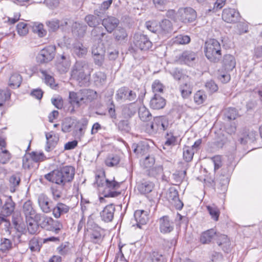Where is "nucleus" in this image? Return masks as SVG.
<instances>
[{
    "mask_svg": "<svg viewBox=\"0 0 262 262\" xmlns=\"http://www.w3.org/2000/svg\"><path fill=\"white\" fill-rule=\"evenodd\" d=\"M70 66L69 59L62 55L56 64V68L60 73H66Z\"/></svg>",
    "mask_w": 262,
    "mask_h": 262,
    "instance_id": "nucleus-26",
    "label": "nucleus"
},
{
    "mask_svg": "<svg viewBox=\"0 0 262 262\" xmlns=\"http://www.w3.org/2000/svg\"><path fill=\"white\" fill-rule=\"evenodd\" d=\"M135 113L136 110L132 105L125 106L123 108L122 115L125 118H129Z\"/></svg>",
    "mask_w": 262,
    "mask_h": 262,
    "instance_id": "nucleus-52",
    "label": "nucleus"
},
{
    "mask_svg": "<svg viewBox=\"0 0 262 262\" xmlns=\"http://www.w3.org/2000/svg\"><path fill=\"white\" fill-rule=\"evenodd\" d=\"M94 222L91 220H89L86 224V230H92L90 233V241L94 244H99L102 241V235L101 233V229L97 227L96 229L92 230V227Z\"/></svg>",
    "mask_w": 262,
    "mask_h": 262,
    "instance_id": "nucleus-9",
    "label": "nucleus"
},
{
    "mask_svg": "<svg viewBox=\"0 0 262 262\" xmlns=\"http://www.w3.org/2000/svg\"><path fill=\"white\" fill-rule=\"evenodd\" d=\"M81 96L83 98V104L91 102L97 97L96 92L88 89L81 90Z\"/></svg>",
    "mask_w": 262,
    "mask_h": 262,
    "instance_id": "nucleus-32",
    "label": "nucleus"
},
{
    "mask_svg": "<svg viewBox=\"0 0 262 262\" xmlns=\"http://www.w3.org/2000/svg\"><path fill=\"white\" fill-rule=\"evenodd\" d=\"M70 250V248L68 243H62L57 248L58 253L61 255H67L69 254Z\"/></svg>",
    "mask_w": 262,
    "mask_h": 262,
    "instance_id": "nucleus-61",
    "label": "nucleus"
},
{
    "mask_svg": "<svg viewBox=\"0 0 262 262\" xmlns=\"http://www.w3.org/2000/svg\"><path fill=\"white\" fill-rule=\"evenodd\" d=\"M114 35L115 38L118 40H122L127 36V34L125 29L121 27L117 28L115 30Z\"/></svg>",
    "mask_w": 262,
    "mask_h": 262,
    "instance_id": "nucleus-56",
    "label": "nucleus"
},
{
    "mask_svg": "<svg viewBox=\"0 0 262 262\" xmlns=\"http://www.w3.org/2000/svg\"><path fill=\"white\" fill-rule=\"evenodd\" d=\"M33 32L38 34L40 37H43L46 35L47 32L43 29V26L42 24H35L33 27Z\"/></svg>",
    "mask_w": 262,
    "mask_h": 262,
    "instance_id": "nucleus-57",
    "label": "nucleus"
},
{
    "mask_svg": "<svg viewBox=\"0 0 262 262\" xmlns=\"http://www.w3.org/2000/svg\"><path fill=\"white\" fill-rule=\"evenodd\" d=\"M195 58L196 54L195 53L189 51L184 52L180 57V59L189 66L192 64Z\"/></svg>",
    "mask_w": 262,
    "mask_h": 262,
    "instance_id": "nucleus-33",
    "label": "nucleus"
},
{
    "mask_svg": "<svg viewBox=\"0 0 262 262\" xmlns=\"http://www.w3.org/2000/svg\"><path fill=\"white\" fill-rule=\"evenodd\" d=\"M128 89L123 87L118 90L117 93V99L120 100H127Z\"/></svg>",
    "mask_w": 262,
    "mask_h": 262,
    "instance_id": "nucleus-58",
    "label": "nucleus"
},
{
    "mask_svg": "<svg viewBox=\"0 0 262 262\" xmlns=\"http://www.w3.org/2000/svg\"><path fill=\"white\" fill-rule=\"evenodd\" d=\"M217 243L219 246H222V249L228 253L230 250V242L228 237L226 235H221L217 241Z\"/></svg>",
    "mask_w": 262,
    "mask_h": 262,
    "instance_id": "nucleus-38",
    "label": "nucleus"
},
{
    "mask_svg": "<svg viewBox=\"0 0 262 262\" xmlns=\"http://www.w3.org/2000/svg\"><path fill=\"white\" fill-rule=\"evenodd\" d=\"M236 61L233 56L226 54L224 56L223 66L227 72L232 71L235 67Z\"/></svg>",
    "mask_w": 262,
    "mask_h": 262,
    "instance_id": "nucleus-23",
    "label": "nucleus"
},
{
    "mask_svg": "<svg viewBox=\"0 0 262 262\" xmlns=\"http://www.w3.org/2000/svg\"><path fill=\"white\" fill-rule=\"evenodd\" d=\"M134 219L137 226L142 228V226L146 224L149 220V215L147 211L143 210H137L134 212Z\"/></svg>",
    "mask_w": 262,
    "mask_h": 262,
    "instance_id": "nucleus-17",
    "label": "nucleus"
},
{
    "mask_svg": "<svg viewBox=\"0 0 262 262\" xmlns=\"http://www.w3.org/2000/svg\"><path fill=\"white\" fill-rule=\"evenodd\" d=\"M28 223L27 229L28 232L31 234H35L38 232L39 226L32 218L27 220Z\"/></svg>",
    "mask_w": 262,
    "mask_h": 262,
    "instance_id": "nucleus-45",
    "label": "nucleus"
},
{
    "mask_svg": "<svg viewBox=\"0 0 262 262\" xmlns=\"http://www.w3.org/2000/svg\"><path fill=\"white\" fill-rule=\"evenodd\" d=\"M120 184L116 181L115 179L110 180L107 179L105 186L103 188V195L105 198L116 197L118 196L120 192L117 190L120 188Z\"/></svg>",
    "mask_w": 262,
    "mask_h": 262,
    "instance_id": "nucleus-5",
    "label": "nucleus"
},
{
    "mask_svg": "<svg viewBox=\"0 0 262 262\" xmlns=\"http://www.w3.org/2000/svg\"><path fill=\"white\" fill-rule=\"evenodd\" d=\"M75 176V168L71 166H66L55 169L45 175V178L49 182L63 186L71 182Z\"/></svg>",
    "mask_w": 262,
    "mask_h": 262,
    "instance_id": "nucleus-1",
    "label": "nucleus"
},
{
    "mask_svg": "<svg viewBox=\"0 0 262 262\" xmlns=\"http://www.w3.org/2000/svg\"><path fill=\"white\" fill-rule=\"evenodd\" d=\"M49 32H55L59 28V20L52 19L46 22Z\"/></svg>",
    "mask_w": 262,
    "mask_h": 262,
    "instance_id": "nucleus-47",
    "label": "nucleus"
},
{
    "mask_svg": "<svg viewBox=\"0 0 262 262\" xmlns=\"http://www.w3.org/2000/svg\"><path fill=\"white\" fill-rule=\"evenodd\" d=\"M159 229L161 233L165 234L171 232L174 229V224L169 216L165 215L159 219Z\"/></svg>",
    "mask_w": 262,
    "mask_h": 262,
    "instance_id": "nucleus-10",
    "label": "nucleus"
},
{
    "mask_svg": "<svg viewBox=\"0 0 262 262\" xmlns=\"http://www.w3.org/2000/svg\"><path fill=\"white\" fill-rule=\"evenodd\" d=\"M46 138L47 139V146L46 150L47 151H50L56 144L58 141V138L53 132L46 133Z\"/></svg>",
    "mask_w": 262,
    "mask_h": 262,
    "instance_id": "nucleus-29",
    "label": "nucleus"
},
{
    "mask_svg": "<svg viewBox=\"0 0 262 262\" xmlns=\"http://www.w3.org/2000/svg\"><path fill=\"white\" fill-rule=\"evenodd\" d=\"M87 29V26L82 23L75 21L72 26V33L79 37L84 36Z\"/></svg>",
    "mask_w": 262,
    "mask_h": 262,
    "instance_id": "nucleus-21",
    "label": "nucleus"
},
{
    "mask_svg": "<svg viewBox=\"0 0 262 262\" xmlns=\"http://www.w3.org/2000/svg\"><path fill=\"white\" fill-rule=\"evenodd\" d=\"M23 211L26 218H32L33 215H35V211L32 207V203L30 201H27L24 203L23 207Z\"/></svg>",
    "mask_w": 262,
    "mask_h": 262,
    "instance_id": "nucleus-36",
    "label": "nucleus"
},
{
    "mask_svg": "<svg viewBox=\"0 0 262 262\" xmlns=\"http://www.w3.org/2000/svg\"><path fill=\"white\" fill-rule=\"evenodd\" d=\"M167 197L169 201L175 206L177 209L181 210L182 209L183 203L180 200L178 191L175 188L171 187L169 189Z\"/></svg>",
    "mask_w": 262,
    "mask_h": 262,
    "instance_id": "nucleus-11",
    "label": "nucleus"
},
{
    "mask_svg": "<svg viewBox=\"0 0 262 262\" xmlns=\"http://www.w3.org/2000/svg\"><path fill=\"white\" fill-rule=\"evenodd\" d=\"M102 28L95 27L91 31L92 37L98 38L99 40H102L103 36L105 35V33L101 32Z\"/></svg>",
    "mask_w": 262,
    "mask_h": 262,
    "instance_id": "nucleus-60",
    "label": "nucleus"
},
{
    "mask_svg": "<svg viewBox=\"0 0 262 262\" xmlns=\"http://www.w3.org/2000/svg\"><path fill=\"white\" fill-rule=\"evenodd\" d=\"M257 134L256 131L250 130L248 131L246 138H241L240 142L241 144H245L248 141L253 142L256 140Z\"/></svg>",
    "mask_w": 262,
    "mask_h": 262,
    "instance_id": "nucleus-48",
    "label": "nucleus"
},
{
    "mask_svg": "<svg viewBox=\"0 0 262 262\" xmlns=\"http://www.w3.org/2000/svg\"><path fill=\"white\" fill-rule=\"evenodd\" d=\"M20 179L18 174H13L9 179L11 185V191L14 192L15 188L19 185Z\"/></svg>",
    "mask_w": 262,
    "mask_h": 262,
    "instance_id": "nucleus-50",
    "label": "nucleus"
},
{
    "mask_svg": "<svg viewBox=\"0 0 262 262\" xmlns=\"http://www.w3.org/2000/svg\"><path fill=\"white\" fill-rule=\"evenodd\" d=\"M138 115L140 119L144 122L148 121L151 119L152 115L149 111L144 105L139 107Z\"/></svg>",
    "mask_w": 262,
    "mask_h": 262,
    "instance_id": "nucleus-35",
    "label": "nucleus"
},
{
    "mask_svg": "<svg viewBox=\"0 0 262 262\" xmlns=\"http://www.w3.org/2000/svg\"><path fill=\"white\" fill-rule=\"evenodd\" d=\"M23 166L25 169H31L33 168H37L36 164H35L34 161L31 157L25 156L23 160Z\"/></svg>",
    "mask_w": 262,
    "mask_h": 262,
    "instance_id": "nucleus-49",
    "label": "nucleus"
},
{
    "mask_svg": "<svg viewBox=\"0 0 262 262\" xmlns=\"http://www.w3.org/2000/svg\"><path fill=\"white\" fill-rule=\"evenodd\" d=\"M206 98L207 96L203 91H198L194 95V101L199 105L202 104Z\"/></svg>",
    "mask_w": 262,
    "mask_h": 262,
    "instance_id": "nucleus-54",
    "label": "nucleus"
},
{
    "mask_svg": "<svg viewBox=\"0 0 262 262\" xmlns=\"http://www.w3.org/2000/svg\"><path fill=\"white\" fill-rule=\"evenodd\" d=\"M69 99L70 102L72 105H76L79 107L83 104V98L81 96V90L77 93L74 92H70Z\"/></svg>",
    "mask_w": 262,
    "mask_h": 262,
    "instance_id": "nucleus-28",
    "label": "nucleus"
},
{
    "mask_svg": "<svg viewBox=\"0 0 262 262\" xmlns=\"http://www.w3.org/2000/svg\"><path fill=\"white\" fill-rule=\"evenodd\" d=\"M115 207L112 204L106 205L100 212V216L102 221L106 223L111 222L114 219Z\"/></svg>",
    "mask_w": 262,
    "mask_h": 262,
    "instance_id": "nucleus-15",
    "label": "nucleus"
},
{
    "mask_svg": "<svg viewBox=\"0 0 262 262\" xmlns=\"http://www.w3.org/2000/svg\"><path fill=\"white\" fill-rule=\"evenodd\" d=\"M165 99L158 94H155L150 101V106L154 110H160L163 108L165 105Z\"/></svg>",
    "mask_w": 262,
    "mask_h": 262,
    "instance_id": "nucleus-22",
    "label": "nucleus"
},
{
    "mask_svg": "<svg viewBox=\"0 0 262 262\" xmlns=\"http://www.w3.org/2000/svg\"><path fill=\"white\" fill-rule=\"evenodd\" d=\"M154 187L152 182L148 181H142L137 186L138 190L141 194H147L150 192Z\"/></svg>",
    "mask_w": 262,
    "mask_h": 262,
    "instance_id": "nucleus-25",
    "label": "nucleus"
},
{
    "mask_svg": "<svg viewBox=\"0 0 262 262\" xmlns=\"http://www.w3.org/2000/svg\"><path fill=\"white\" fill-rule=\"evenodd\" d=\"M11 158V154L8 150L5 149L0 152V162L2 164L8 163Z\"/></svg>",
    "mask_w": 262,
    "mask_h": 262,
    "instance_id": "nucleus-63",
    "label": "nucleus"
},
{
    "mask_svg": "<svg viewBox=\"0 0 262 262\" xmlns=\"http://www.w3.org/2000/svg\"><path fill=\"white\" fill-rule=\"evenodd\" d=\"M22 81V77L20 74L18 73H13L12 74L9 81V86L12 89H15L18 88L21 83Z\"/></svg>",
    "mask_w": 262,
    "mask_h": 262,
    "instance_id": "nucleus-34",
    "label": "nucleus"
},
{
    "mask_svg": "<svg viewBox=\"0 0 262 262\" xmlns=\"http://www.w3.org/2000/svg\"><path fill=\"white\" fill-rule=\"evenodd\" d=\"M49 216L42 213H36L34 215V221L37 223L38 226L45 229L49 219Z\"/></svg>",
    "mask_w": 262,
    "mask_h": 262,
    "instance_id": "nucleus-39",
    "label": "nucleus"
},
{
    "mask_svg": "<svg viewBox=\"0 0 262 262\" xmlns=\"http://www.w3.org/2000/svg\"><path fill=\"white\" fill-rule=\"evenodd\" d=\"M93 79L96 85H102L106 81V76L104 73L98 71L94 74Z\"/></svg>",
    "mask_w": 262,
    "mask_h": 262,
    "instance_id": "nucleus-41",
    "label": "nucleus"
},
{
    "mask_svg": "<svg viewBox=\"0 0 262 262\" xmlns=\"http://www.w3.org/2000/svg\"><path fill=\"white\" fill-rule=\"evenodd\" d=\"M102 25L108 33H112L119 24V20L112 16H107L101 20Z\"/></svg>",
    "mask_w": 262,
    "mask_h": 262,
    "instance_id": "nucleus-16",
    "label": "nucleus"
},
{
    "mask_svg": "<svg viewBox=\"0 0 262 262\" xmlns=\"http://www.w3.org/2000/svg\"><path fill=\"white\" fill-rule=\"evenodd\" d=\"M37 202L40 210L45 213H49L53 210L51 201L46 195L40 194L38 196Z\"/></svg>",
    "mask_w": 262,
    "mask_h": 262,
    "instance_id": "nucleus-12",
    "label": "nucleus"
},
{
    "mask_svg": "<svg viewBox=\"0 0 262 262\" xmlns=\"http://www.w3.org/2000/svg\"><path fill=\"white\" fill-rule=\"evenodd\" d=\"M15 207V204L13 201L11 196L6 199L5 203L3 205L0 213L2 215L6 217L11 215L14 212Z\"/></svg>",
    "mask_w": 262,
    "mask_h": 262,
    "instance_id": "nucleus-19",
    "label": "nucleus"
},
{
    "mask_svg": "<svg viewBox=\"0 0 262 262\" xmlns=\"http://www.w3.org/2000/svg\"><path fill=\"white\" fill-rule=\"evenodd\" d=\"M55 48L54 47L49 46L42 49L36 59L38 62L43 63L51 61L55 56Z\"/></svg>",
    "mask_w": 262,
    "mask_h": 262,
    "instance_id": "nucleus-6",
    "label": "nucleus"
},
{
    "mask_svg": "<svg viewBox=\"0 0 262 262\" xmlns=\"http://www.w3.org/2000/svg\"><path fill=\"white\" fill-rule=\"evenodd\" d=\"M204 52L207 58L211 62H218L222 56L220 42L215 39H209L205 43Z\"/></svg>",
    "mask_w": 262,
    "mask_h": 262,
    "instance_id": "nucleus-2",
    "label": "nucleus"
},
{
    "mask_svg": "<svg viewBox=\"0 0 262 262\" xmlns=\"http://www.w3.org/2000/svg\"><path fill=\"white\" fill-rule=\"evenodd\" d=\"M92 69L90 64L85 60L77 61L73 67L71 76L73 78L80 81L86 78L87 75H90Z\"/></svg>",
    "mask_w": 262,
    "mask_h": 262,
    "instance_id": "nucleus-3",
    "label": "nucleus"
},
{
    "mask_svg": "<svg viewBox=\"0 0 262 262\" xmlns=\"http://www.w3.org/2000/svg\"><path fill=\"white\" fill-rule=\"evenodd\" d=\"M190 41V38L188 35H179L176 38L174 42L177 44H187Z\"/></svg>",
    "mask_w": 262,
    "mask_h": 262,
    "instance_id": "nucleus-64",
    "label": "nucleus"
},
{
    "mask_svg": "<svg viewBox=\"0 0 262 262\" xmlns=\"http://www.w3.org/2000/svg\"><path fill=\"white\" fill-rule=\"evenodd\" d=\"M216 234V231L213 229L203 232L200 236V242L203 244H209Z\"/></svg>",
    "mask_w": 262,
    "mask_h": 262,
    "instance_id": "nucleus-30",
    "label": "nucleus"
},
{
    "mask_svg": "<svg viewBox=\"0 0 262 262\" xmlns=\"http://www.w3.org/2000/svg\"><path fill=\"white\" fill-rule=\"evenodd\" d=\"M49 216L42 213H36L34 215V221L37 223L38 226L45 229L49 219Z\"/></svg>",
    "mask_w": 262,
    "mask_h": 262,
    "instance_id": "nucleus-40",
    "label": "nucleus"
},
{
    "mask_svg": "<svg viewBox=\"0 0 262 262\" xmlns=\"http://www.w3.org/2000/svg\"><path fill=\"white\" fill-rule=\"evenodd\" d=\"M72 51L79 57H83L88 52V49L81 43H76L73 45Z\"/></svg>",
    "mask_w": 262,
    "mask_h": 262,
    "instance_id": "nucleus-31",
    "label": "nucleus"
},
{
    "mask_svg": "<svg viewBox=\"0 0 262 262\" xmlns=\"http://www.w3.org/2000/svg\"><path fill=\"white\" fill-rule=\"evenodd\" d=\"M239 17V13L234 9H224L222 13L223 19L228 23H232L236 22Z\"/></svg>",
    "mask_w": 262,
    "mask_h": 262,
    "instance_id": "nucleus-14",
    "label": "nucleus"
},
{
    "mask_svg": "<svg viewBox=\"0 0 262 262\" xmlns=\"http://www.w3.org/2000/svg\"><path fill=\"white\" fill-rule=\"evenodd\" d=\"M40 72L42 74V77L44 79L45 82L47 85H50L51 87H53L55 85L54 78L49 74L46 71L41 70Z\"/></svg>",
    "mask_w": 262,
    "mask_h": 262,
    "instance_id": "nucleus-51",
    "label": "nucleus"
},
{
    "mask_svg": "<svg viewBox=\"0 0 262 262\" xmlns=\"http://www.w3.org/2000/svg\"><path fill=\"white\" fill-rule=\"evenodd\" d=\"M168 118L165 116H157L150 124H147L146 132L150 135H154L159 131H164L169 127Z\"/></svg>",
    "mask_w": 262,
    "mask_h": 262,
    "instance_id": "nucleus-4",
    "label": "nucleus"
},
{
    "mask_svg": "<svg viewBox=\"0 0 262 262\" xmlns=\"http://www.w3.org/2000/svg\"><path fill=\"white\" fill-rule=\"evenodd\" d=\"M194 151L189 146H186L183 148V158L186 162H190L193 158Z\"/></svg>",
    "mask_w": 262,
    "mask_h": 262,
    "instance_id": "nucleus-53",
    "label": "nucleus"
},
{
    "mask_svg": "<svg viewBox=\"0 0 262 262\" xmlns=\"http://www.w3.org/2000/svg\"><path fill=\"white\" fill-rule=\"evenodd\" d=\"M225 118L227 120H234L238 116V113L235 108L229 107L224 111Z\"/></svg>",
    "mask_w": 262,
    "mask_h": 262,
    "instance_id": "nucleus-44",
    "label": "nucleus"
},
{
    "mask_svg": "<svg viewBox=\"0 0 262 262\" xmlns=\"http://www.w3.org/2000/svg\"><path fill=\"white\" fill-rule=\"evenodd\" d=\"M12 248V243L10 239L8 238H3L1 240L0 245V250L3 252H6L10 250Z\"/></svg>",
    "mask_w": 262,
    "mask_h": 262,
    "instance_id": "nucleus-59",
    "label": "nucleus"
},
{
    "mask_svg": "<svg viewBox=\"0 0 262 262\" xmlns=\"http://www.w3.org/2000/svg\"><path fill=\"white\" fill-rule=\"evenodd\" d=\"M70 207L63 203H58L52 210L53 216L56 219H59L62 215L69 211Z\"/></svg>",
    "mask_w": 262,
    "mask_h": 262,
    "instance_id": "nucleus-20",
    "label": "nucleus"
},
{
    "mask_svg": "<svg viewBox=\"0 0 262 262\" xmlns=\"http://www.w3.org/2000/svg\"><path fill=\"white\" fill-rule=\"evenodd\" d=\"M134 38L135 46L141 50L146 51L152 47V42L145 35L135 34Z\"/></svg>",
    "mask_w": 262,
    "mask_h": 262,
    "instance_id": "nucleus-7",
    "label": "nucleus"
},
{
    "mask_svg": "<svg viewBox=\"0 0 262 262\" xmlns=\"http://www.w3.org/2000/svg\"><path fill=\"white\" fill-rule=\"evenodd\" d=\"M229 182V173L225 175L221 176L219 178V183L221 187V192L224 193L227 189V187Z\"/></svg>",
    "mask_w": 262,
    "mask_h": 262,
    "instance_id": "nucleus-42",
    "label": "nucleus"
},
{
    "mask_svg": "<svg viewBox=\"0 0 262 262\" xmlns=\"http://www.w3.org/2000/svg\"><path fill=\"white\" fill-rule=\"evenodd\" d=\"M173 32V26L171 21L167 19L162 20L158 25V34L167 36Z\"/></svg>",
    "mask_w": 262,
    "mask_h": 262,
    "instance_id": "nucleus-13",
    "label": "nucleus"
},
{
    "mask_svg": "<svg viewBox=\"0 0 262 262\" xmlns=\"http://www.w3.org/2000/svg\"><path fill=\"white\" fill-rule=\"evenodd\" d=\"M132 147L134 148V152L140 156L147 154L149 148L148 144L145 141H141L138 144H134Z\"/></svg>",
    "mask_w": 262,
    "mask_h": 262,
    "instance_id": "nucleus-24",
    "label": "nucleus"
},
{
    "mask_svg": "<svg viewBox=\"0 0 262 262\" xmlns=\"http://www.w3.org/2000/svg\"><path fill=\"white\" fill-rule=\"evenodd\" d=\"M120 161V158L117 155H110L108 156L105 161V164L107 166L113 167L117 165Z\"/></svg>",
    "mask_w": 262,
    "mask_h": 262,
    "instance_id": "nucleus-43",
    "label": "nucleus"
},
{
    "mask_svg": "<svg viewBox=\"0 0 262 262\" xmlns=\"http://www.w3.org/2000/svg\"><path fill=\"white\" fill-rule=\"evenodd\" d=\"M17 31L19 35H26L28 32L27 24L24 22L19 23L17 25Z\"/></svg>",
    "mask_w": 262,
    "mask_h": 262,
    "instance_id": "nucleus-62",
    "label": "nucleus"
},
{
    "mask_svg": "<svg viewBox=\"0 0 262 262\" xmlns=\"http://www.w3.org/2000/svg\"><path fill=\"white\" fill-rule=\"evenodd\" d=\"M180 20L184 23L193 21L196 17V12L191 8H180L178 11Z\"/></svg>",
    "mask_w": 262,
    "mask_h": 262,
    "instance_id": "nucleus-8",
    "label": "nucleus"
},
{
    "mask_svg": "<svg viewBox=\"0 0 262 262\" xmlns=\"http://www.w3.org/2000/svg\"><path fill=\"white\" fill-rule=\"evenodd\" d=\"M207 210L213 220L218 221L220 215V211L215 206H207Z\"/></svg>",
    "mask_w": 262,
    "mask_h": 262,
    "instance_id": "nucleus-55",
    "label": "nucleus"
},
{
    "mask_svg": "<svg viewBox=\"0 0 262 262\" xmlns=\"http://www.w3.org/2000/svg\"><path fill=\"white\" fill-rule=\"evenodd\" d=\"M84 20L89 27L95 28L100 24L101 19L96 15L89 14L85 17Z\"/></svg>",
    "mask_w": 262,
    "mask_h": 262,
    "instance_id": "nucleus-37",
    "label": "nucleus"
},
{
    "mask_svg": "<svg viewBox=\"0 0 262 262\" xmlns=\"http://www.w3.org/2000/svg\"><path fill=\"white\" fill-rule=\"evenodd\" d=\"M29 157H31L37 167H38V163L43 161L46 158L43 152L37 151H32L30 154Z\"/></svg>",
    "mask_w": 262,
    "mask_h": 262,
    "instance_id": "nucleus-46",
    "label": "nucleus"
},
{
    "mask_svg": "<svg viewBox=\"0 0 262 262\" xmlns=\"http://www.w3.org/2000/svg\"><path fill=\"white\" fill-rule=\"evenodd\" d=\"M62 228L63 225L60 221L54 220L50 216L45 229L55 234H58Z\"/></svg>",
    "mask_w": 262,
    "mask_h": 262,
    "instance_id": "nucleus-18",
    "label": "nucleus"
},
{
    "mask_svg": "<svg viewBox=\"0 0 262 262\" xmlns=\"http://www.w3.org/2000/svg\"><path fill=\"white\" fill-rule=\"evenodd\" d=\"M179 90L183 98L188 99L192 94V86L189 82L186 81L180 85Z\"/></svg>",
    "mask_w": 262,
    "mask_h": 262,
    "instance_id": "nucleus-27",
    "label": "nucleus"
}]
</instances>
